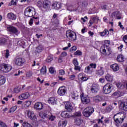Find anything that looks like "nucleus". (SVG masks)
<instances>
[{
    "label": "nucleus",
    "instance_id": "obj_27",
    "mask_svg": "<svg viewBox=\"0 0 127 127\" xmlns=\"http://www.w3.org/2000/svg\"><path fill=\"white\" fill-rule=\"evenodd\" d=\"M28 97H29V94L28 92H26L20 95L19 96V98L20 100H25V99H27Z\"/></svg>",
    "mask_w": 127,
    "mask_h": 127
},
{
    "label": "nucleus",
    "instance_id": "obj_55",
    "mask_svg": "<svg viewBox=\"0 0 127 127\" xmlns=\"http://www.w3.org/2000/svg\"><path fill=\"white\" fill-rule=\"evenodd\" d=\"M82 6H88V1L84 0L82 3Z\"/></svg>",
    "mask_w": 127,
    "mask_h": 127
},
{
    "label": "nucleus",
    "instance_id": "obj_58",
    "mask_svg": "<svg viewBox=\"0 0 127 127\" xmlns=\"http://www.w3.org/2000/svg\"><path fill=\"white\" fill-rule=\"evenodd\" d=\"M9 5H16V2L14 1L13 0H12L9 3Z\"/></svg>",
    "mask_w": 127,
    "mask_h": 127
},
{
    "label": "nucleus",
    "instance_id": "obj_50",
    "mask_svg": "<svg viewBox=\"0 0 127 127\" xmlns=\"http://www.w3.org/2000/svg\"><path fill=\"white\" fill-rule=\"evenodd\" d=\"M86 32H88V29L87 27H84L83 29H81V33L84 34V33H86Z\"/></svg>",
    "mask_w": 127,
    "mask_h": 127
},
{
    "label": "nucleus",
    "instance_id": "obj_26",
    "mask_svg": "<svg viewBox=\"0 0 127 127\" xmlns=\"http://www.w3.org/2000/svg\"><path fill=\"white\" fill-rule=\"evenodd\" d=\"M112 17H116V18H117V19H121V18H122V17H121V16H120V11H116L115 12H113L112 13L111 15Z\"/></svg>",
    "mask_w": 127,
    "mask_h": 127
},
{
    "label": "nucleus",
    "instance_id": "obj_64",
    "mask_svg": "<svg viewBox=\"0 0 127 127\" xmlns=\"http://www.w3.org/2000/svg\"><path fill=\"white\" fill-rule=\"evenodd\" d=\"M26 75L28 77H31V76H32V72L28 71L26 73Z\"/></svg>",
    "mask_w": 127,
    "mask_h": 127
},
{
    "label": "nucleus",
    "instance_id": "obj_35",
    "mask_svg": "<svg viewBox=\"0 0 127 127\" xmlns=\"http://www.w3.org/2000/svg\"><path fill=\"white\" fill-rule=\"evenodd\" d=\"M66 125H67L66 121H63L62 123L61 122L59 123V127H65Z\"/></svg>",
    "mask_w": 127,
    "mask_h": 127
},
{
    "label": "nucleus",
    "instance_id": "obj_20",
    "mask_svg": "<svg viewBox=\"0 0 127 127\" xmlns=\"http://www.w3.org/2000/svg\"><path fill=\"white\" fill-rule=\"evenodd\" d=\"M99 90L100 88H99V86L96 84L93 85L91 88V91L93 94H97V93L99 92Z\"/></svg>",
    "mask_w": 127,
    "mask_h": 127
},
{
    "label": "nucleus",
    "instance_id": "obj_8",
    "mask_svg": "<svg viewBox=\"0 0 127 127\" xmlns=\"http://www.w3.org/2000/svg\"><path fill=\"white\" fill-rule=\"evenodd\" d=\"M78 79L79 82L83 83V82H86V81H88V77L86 75V74L84 73V72L80 73L78 75Z\"/></svg>",
    "mask_w": 127,
    "mask_h": 127
},
{
    "label": "nucleus",
    "instance_id": "obj_17",
    "mask_svg": "<svg viewBox=\"0 0 127 127\" xmlns=\"http://www.w3.org/2000/svg\"><path fill=\"white\" fill-rule=\"evenodd\" d=\"M101 53L105 56H109L112 54V48L110 47L105 48V52L104 53L103 51H100Z\"/></svg>",
    "mask_w": 127,
    "mask_h": 127
},
{
    "label": "nucleus",
    "instance_id": "obj_4",
    "mask_svg": "<svg viewBox=\"0 0 127 127\" xmlns=\"http://www.w3.org/2000/svg\"><path fill=\"white\" fill-rule=\"evenodd\" d=\"M94 108L92 107H86L83 111V115L86 118H89L94 113Z\"/></svg>",
    "mask_w": 127,
    "mask_h": 127
},
{
    "label": "nucleus",
    "instance_id": "obj_21",
    "mask_svg": "<svg viewBox=\"0 0 127 127\" xmlns=\"http://www.w3.org/2000/svg\"><path fill=\"white\" fill-rule=\"evenodd\" d=\"M7 18L9 20H15L16 19V15L12 12L8 13L7 14Z\"/></svg>",
    "mask_w": 127,
    "mask_h": 127
},
{
    "label": "nucleus",
    "instance_id": "obj_11",
    "mask_svg": "<svg viewBox=\"0 0 127 127\" xmlns=\"http://www.w3.org/2000/svg\"><path fill=\"white\" fill-rule=\"evenodd\" d=\"M7 30L9 32H10V33H12V34H15V35H17L18 34V29L14 26L8 27Z\"/></svg>",
    "mask_w": 127,
    "mask_h": 127
},
{
    "label": "nucleus",
    "instance_id": "obj_32",
    "mask_svg": "<svg viewBox=\"0 0 127 127\" xmlns=\"http://www.w3.org/2000/svg\"><path fill=\"white\" fill-rule=\"evenodd\" d=\"M111 68L114 71V72H117V71H119L120 69V67L119 66V64H114L111 65Z\"/></svg>",
    "mask_w": 127,
    "mask_h": 127
},
{
    "label": "nucleus",
    "instance_id": "obj_41",
    "mask_svg": "<svg viewBox=\"0 0 127 127\" xmlns=\"http://www.w3.org/2000/svg\"><path fill=\"white\" fill-rule=\"evenodd\" d=\"M72 64L74 66H78L79 65V62H78V60L77 59H73L72 60Z\"/></svg>",
    "mask_w": 127,
    "mask_h": 127
},
{
    "label": "nucleus",
    "instance_id": "obj_13",
    "mask_svg": "<svg viewBox=\"0 0 127 127\" xmlns=\"http://www.w3.org/2000/svg\"><path fill=\"white\" fill-rule=\"evenodd\" d=\"M81 102L82 104H84V105H87V104H89L90 103V98L88 97L87 96H84L83 95H81L80 96Z\"/></svg>",
    "mask_w": 127,
    "mask_h": 127
},
{
    "label": "nucleus",
    "instance_id": "obj_42",
    "mask_svg": "<svg viewBox=\"0 0 127 127\" xmlns=\"http://www.w3.org/2000/svg\"><path fill=\"white\" fill-rule=\"evenodd\" d=\"M17 109V106H16L12 107L9 110V113H13V112H15V111H16Z\"/></svg>",
    "mask_w": 127,
    "mask_h": 127
},
{
    "label": "nucleus",
    "instance_id": "obj_2",
    "mask_svg": "<svg viewBox=\"0 0 127 127\" xmlns=\"http://www.w3.org/2000/svg\"><path fill=\"white\" fill-rule=\"evenodd\" d=\"M36 9L34 7L28 6L26 7L24 11V15L27 17H32L36 15Z\"/></svg>",
    "mask_w": 127,
    "mask_h": 127
},
{
    "label": "nucleus",
    "instance_id": "obj_14",
    "mask_svg": "<svg viewBox=\"0 0 127 127\" xmlns=\"http://www.w3.org/2000/svg\"><path fill=\"white\" fill-rule=\"evenodd\" d=\"M65 109L69 113H71L73 111V106H72V104L70 103V102L67 101L64 103Z\"/></svg>",
    "mask_w": 127,
    "mask_h": 127
},
{
    "label": "nucleus",
    "instance_id": "obj_25",
    "mask_svg": "<svg viewBox=\"0 0 127 127\" xmlns=\"http://www.w3.org/2000/svg\"><path fill=\"white\" fill-rule=\"evenodd\" d=\"M58 15H59V14L55 13H54L53 15L52 19L54 20V22L55 24H58V23H59V17H58Z\"/></svg>",
    "mask_w": 127,
    "mask_h": 127
},
{
    "label": "nucleus",
    "instance_id": "obj_62",
    "mask_svg": "<svg viewBox=\"0 0 127 127\" xmlns=\"http://www.w3.org/2000/svg\"><path fill=\"white\" fill-rule=\"evenodd\" d=\"M75 78H76V76H75V75H74V74L71 75L69 76L70 80H74V79H75Z\"/></svg>",
    "mask_w": 127,
    "mask_h": 127
},
{
    "label": "nucleus",
    "instance_id": "obj_39",
    "mask_svg": "<svg viewBox=\"0 0 127 127\" xmlns=\"http://www.w3.org/2000/svg\"><path fill=\"white\" fill-rule=\"evenodd\" d=\"M4 83H5V78H4V77H0V86L1 85H3Z\"/></svg>",
    "mask_w": 127,
    "mask_h": 127
},
{
    "label": "nucleus",
    "instance_id": "obj_46",
    "mask_svg": "<svg viewBox=\"0 0 127 127\" xmlns=\"http://www.w3.org/2000/svg\"><path fill=\"white\" fill-rule=\"evenodd\" d=\"M120 91H116L113 93L112 95L113 96H114V97H116L117 98H119V97H120Z\"/></svg>",
    "mask_w": 127,
    "mask_h": 127
},
{
    "label": "nucleus",
    "instance_id": "obj_63",
    "mask_svg": "<svg viewBox=\"0 0 127 127\" xmlns=\"http://www.w3.org/2000/svg\"><path fill=\"white\" fill-rule=\"evenodd\" d=\"M29 24L31 26L33 24V19L32 18H31L30 20L29 21Z\"/></svg>",
    "mask_w": 127,
    "mask_h": 127
},
{
    "label": "nucleus",
    "instance_id": "obj_45",
    "mask_svg": "<svg viewBox=\"0 0 127 127\" xmlns=\"http://www.w3.org/2000/svg\"><path fill=\"white\" fill-rule=\"evenodd\" d=\"M89 67H90L91 69H96V68H97V64L94 63L90 64Z\"/></svg>",
    "mask_w": 127,
    "mask_h": 127
},
{
    "label": "nucleus",
    "instance_id": "obj_38",
    "mask_svg": "<svg viewBox=\"0 0 127 127\" xmlns=\"http://www.w3.org/2000/svg\"><path fill=\"white\" fill-rule=\"evenodd\" d=\"M22 126L21 127H32V126L26 122H24L23 124H22Z\"/></svg>",
    "mask_w": 127,
    "mask_h": 127
},
{
    "label": "nucleus",
    "instance_id": "obj_15",
    "mask_svg": "<svg viewBox=\"0 0 127 127\" xmlns=\"http://www.w3.org/2000/svg\"><path fill=\"white\" fill-rule=\"evenodd\" d=\"M57 93L59 96H64L66 93V87L64 86L59 87Z\"/></svg>",
    "mask_w": 127,
    "mask_h": 127
},
{
    "label": "nucleus",
    "instance_id": "obj_24",
    "mask_svg": "<svg viewBox=\"0 0 127 127\" xmlns=\"http://www.w3.org/2000/svg\"><path fill=\"white\" fill-rule=\"evenodd\" d=\"M43 104H42L41 102H37L35 103L34 105L35 109L38 111H41V110H42V109H43Z\"/></svg>",
    "mask_w": 127,
    "mask_h": 127
},
{
    "label": "nucleus",
    "instance_id": "obj_1",
    "mask_svg": "<svg viewBox=\"0 0 127 127\" xmlns=\"http://www.w3.org/2000/svg\"><path fill=\"white\" fill-rule=\"evenodd\" d=\"M113 119L116 127H119L124 123V121L126 119V115L122 112H119L114 115Z\"/></svg>",
    "mask_w": 127,
    "mask_h": 127
},
{
    "label": "nucleus",
    "instance_id": "obj_10",
    "mask_svg": "<svg viewBox=\"0 0 127 127\" xmlns=\"http://www.w3.org/2000/svg\"><path fill=\"white\" fill-rule=\"evenodd\" d=\"M110 44H111V41L110 40H105L104 45H103L100 48V51H103L104 53L106 52V48L110 47Z\"/></svg>",
    "mask_w": 127,
    "mask_h": 127
},
{
    "label": "nucleus",
    "instance_id": "obj_3",
    "mask_svg": "<svg viewBox=\"0 0 127 127\" xmlns=\"http://www.w3.org/2000/svg\"><path fill=\"white\" fill-rule=\"evenodd\" d=\"M66 36L67 38H69L71 41H75L77 39V35L74 31L71 30H68L66 32Z\"/></svg>",
    "mask_w": 127,
    "mask_h": 127
},
{
    "label": "nucleus",
    "instance_id": "obj_31",
    "mask_svg": "<svg viewBox=\"0 0 127 127\" xmlns=\"http://www.w3.org/2000/svg\"><path fill=\"white\" fill-rule=\"evenodd\" d=\"M49 115H51V113L48 112L47 111H44L42 114V118L45 120H48V118H49Z\"/></svg>",
    "mask_w": 127,
    "mask_h": 127
},
{
    "label": "nucleus",
    "instance_id": "obj_52",
    "mask_svg": "<svg viewBox=\"0 0 127 127\" xmlns=\"http://www.w3.org/2000/svg\"><path fill=\"white\" fill-rule=\"evenodd\" d=\"M74 115L75 117H81L82 116V114L80 112H75Z\"/></svg>",
    "mask_w": 127,
    "mask_h": 127
},
{
    "label": "nucleus",
    "instance_id": "obj_57",
    "mask_svg": "<svg viewBox=\"0 0 127 127\" xmlns=\"http://www.w3.org/2000/svg\"><path fill=\"white\" fill-rule=\"evenodd\" d=\"M30 105H31V102L28 101H26L25 102V107H29V106H30Z\"/></svg>",
    "mask_w": 127,
    "mask_h": 127
},
{
    "label": "nucleus",
    "instance_id": "obj_59",
    "mask_svg": "<svg viewBox=\"0 0 127 127\" xmlns=\"http://www.w3.org/2000/svg\"><path fill=\"white\" fill-rule=\"evenodd\" d=\"M59 74H60V75L63 76V75L65 74V71H64V70H63V69H61L59 71Z\"/></svg>",
    "mask_w": 127,
    "mask_h": 127
},
{
    "label": "nucleus",
    "instance_id": "obj_19",
    "mask_svg": "<svg viewBox=\"0 0 127 127\" xmlns=\"http://www.w3.org/2000/svg\"><path fill=\"white\" fill-rule=\"evenodd\" d=\"M99 35L102 37L110 36V31L108 29H105L103 31L99 32Z\"/></svg>",
    "mask_w": 127,
    "mask_h": 127
},
{
    "label": "nucleus",
    "instance_id": "obj_29",
    "mask_svg": "<svg viewBox=\"0 0 127 127\" xmlns=\"http://www.w3.org/2000/svg\"><path fill=\"white\" fill-rule=\"evenodd\" d=\"M74 124L76 126H81V124L83 123V120L81 118H76L74 119Z\"/></svg>",
    "mask_w": 127,
    "mask_h": 127
},
{
    "label": "nucleus",
    "instance_id": "obj_61",
    "mask_svg": "<svg viewBox=\"0 0 127 127\" xmlns=\"http://www.w3.org/2000/svg\"><path fill=\"white\" fill-rule=\"evenodd\" d=\"M119 26H120V28H122V30L125 29V27H124V26L122 24L121 22H119Z\"/></svg>",
    "mask_w": 127,
    "mask_h": 127
},
{
    "label": "nucleus",
    "instance_id": "obj_51",
    "mask_svg": "<svg viewBox=\"0 0 127 127\" xmlns=\"http://www.w3.org/2000/svg\"><path fill=\"white\" fill-rule=\"evenodd\" d=\"M77 50V47L73 46L70 49V52H75Z\"/></svg>",
    "mask_w": 127,
    "mask_h": 127
},
{
    "label": "nucleus",
    "instance_id": "obj_37",
    "mask_svg": "<svg viewBox=\"0 0 127 127\" xmlns=\"http://www.w3.org/2000/svg\"><path fill=\"white\" fill-rule=\"evenodd\" d=\"M6 43V39L4 38H0V44L1 45H4Z\"/></svg>",
    "mask_w": 127,
    "mask_h": 127
},
{
    "label": "nucleus",
    "instance_id": "obj_34",
    "mask_svg": "<svg viewBox=\"0 0 127 127\" xmlns=\"http://www.w3.org/2000/svg\"><path fill=\"white\" fill-rule=\"evenodd\" d=\"M103 67H100V69L99 70H98L96 71V74L97 75H99V76H103L104 75V73H105V71L103 70Z\"/></svg>",
    "mask_w": 127,
    "mask_h": 127
},
{
    "label": "nucleus",
    "instance_id": "obj_36",
    "mask_svg": "<svg viewBox=\"0 0 127 127\" xmlns=\"http://www.w3.org/2000/svg\"><path fill=\"white\" fill-rule=\"evenodd\" d=\"M118 62H123L124 61V57L122 55H119L117 58Z\"/></svg>",
    "mask_w": 127,
    "mask_h": 127
},
{
    "label": "nucleus",
    "instance_id": "obj_40",
    "mask_svg": "<svg viewBox=\"0 0 127 127\" xmlns=\"http://www.w3.org/2000/svg\"><path fill=\"white\" fill-rule=\"evenodd\" d=\"M52 60H53V57L52 55H51L48 57L47 59L46 60V62L47 63H50V62H51Z\"/></svg>",
    "mask_w": 127,
    "mask_h": 127
},
{
    "label": "nucleus",
    "instance_id": "obj_53",
    "mask_svg": "<svg viewBox=\"0 0 127 127\" xmlns=\"http://www.w3.org/2000/svg\"><path fill=\"white\" fill-rule=\"evenodd\" d=\"M49 72L51 74H54V72H55V69L53 67H51L49 68Z\"/></svg>",
    "mask_w": 127,
    "mask_h": 127
},
{
    "label": "nucleus",
    "instance_id": "obj_44",
    "mask_svg": "<svg viewBox=\"0 0 127 127\" xmlns=\"http://www.w3.org/2000/svg\"><path fill=\"white\" fill-rule=\"evenodd\" d=\"M74 55H78V56H82V52L80 50H77L74 53Z\"/></svg>",
    "mask_w": 127,
    "mask_h": 127
},
{
    "label": "nucleus",
    "instance_id": "obj_43",
    "mask_svg": "<svg viewBox=\"0 0 127 127\" xmlns=\"http://www.w3.org/2000/svg\"><path fill=\"white\" fill-rule=\"evenodd\" d=\"M55 118H56V117H55V116H53L51 113V115H49V117H48V119H49V121H51V122H53V121H54V119H55Z\"/></svg>",
    "mask_w": 127,
    "mask_h": 127
},
{
    "label": "nucleus",
    "instance_id": "obj_30",
    "mask_svg": "<svg viewBox=\"0 0 127 127\" xmlns=\"http://www.w3.org/2000/svg\"><path fill=\"white\" fill-rule=\"evenodd\" d=\"M105 78L106 79V81H107L108 82H113L114 76L109 73H107L105 75Z\"/></svg>",
    "mask_w": 127,
    "mask_h": 127
},
{
    "label": "nucleus",
    "instance_id": "obj_18",
    "mask_svg": "<svg viewBox=\"0 0 127 127\" xmlns=\"http://www.w3.org/2000/svg\"><path fill=\"white\" fill-rule=\"evenodd\" d=\"M61 116L64 119H70L71 117V116L69 114L67 111H63L61 114Z\"/></svg>",
    "mask_w": 127,
    "mask_h": 127
},
{
    "label": "nucleus",
    "instance_id": "obj_16",
    "mask_svg": "<svg viewBox=\"0 0 127 127\" xmlns=\"http://www.w3.org/2000/svg\"><path fill=\"white\" fill-rule=\"evenodd\" d=\"M93 102L95 103H100L104 101V97L102 95H96L93 97Z\"/></svg>",
    "mask_w": 127,
    "mask_h": 127
},
{
    "label": "nucleus",
    "instance_id": "obj_49",
    "mask_svg": "<svg viewBox=\"0 0 127 127\" xmlns=\"http://www.w3.org/2000/svg\"><path fill=\"white\" fill-rule=\"evenodd\" d=\"M10 55H9V50H6V53L5 54V58L7 59L8 57H9Z\"/></svg>",
    "mask_w": 127,
    "mask_h": 127
},
{
    "label": "nucleus",
    "instance_id": "obj_9",
    "mask_svg": "<svg viewBox=\"0 0 127 127\" xmlns=\"http://www.w3.org/2000/svg\"><path fill=\"white\" fill-rule=\"evenodd\" d=\"M25 63V59L22 58H18L15 60V64L17 66H23Z\"/></svg>",
    "mask_w": 127,
    "mask_h": 127
},
{
    "label": "nucleus",
    "instance_id": "obj_54",
    "mask_svg": "<svg viewBox=\"0 0 127 127\" xmlns=\"http://www.w3.org/2000/svg\"><path fill=\"white\" fill-rule=\"evenodd\" d=\"M74 70L75 71H81V67L79 65L74 66Z\"/></svg>",
    "mask_w": 127,
    "mask_h": 127
},
{
    "label": "nucleus",
    "instance_id": "obj_33",
    "mask_svg": "<svg viewBox=\"0 0 127 127\" xmlns=\"http://www.w3.org/2000/svg\"><path fill=\"white\" fill-rule=\"evenodd\" d=\"M53 6H54L55 9H57V10H59V9L61 8V4H60V3L56 2L53 4Z\"/></svg>",
    "mask_w": 127,
    "mask_h": 127
},
{
    "label": "nucleus",
    "instance_id": "obj_12",
    "mask_svg": "<svg viewBox=\"0 0 127 127\" xmlns=\"http://www.w3.org/2000/svg\"><path fill=\"white\" fill-rule=\"evenodd\" d=\"M26 112L27 113L28 119H30V120H34L36 118V116L34 112L31 110H26Z\"/></svg>",
    "mask_w": 127,
    "mask_h": 127
},
{
    "label": "nucleus",
    "instance_id": "obj_23",
    "mask_svg": "<svg viewBox=\"0 0 127 127\" xmlns=\"http://www.w3.org/2000/svg\"><path fill=\"white\" fill-rule=\"evenodd\" d=\"M48 103L51 105H56L57 103V99L55 97H52L49 98Z\"/></svg>",
    "mask_w": 127,
    "mask_h": 127
},
{
    "label": "nucleus",
    "instance_id": "obj_48",
    "mask_svg": "<svg viewBox=\"0 0 127 127\" xmlns=\"http://www.w3.org/2000/svg\"><path fill=\"white\" fill-rule=\"evenodd\" d=\"M46 71H47L46 66H43L41 69V73H43V74H44V73H46Z\"/></svg>",
    "mask_w": 127,
    "mask_h": 127
},
{
    "label": "nucleus",
    "instance_id": "obj_5",
    "mask_svg": "<svg viewBox=\"0 0 127 127\" xmlns=\"http://www.w3.org/2000/svg\"><path fill=\"white\" fill-rule=\"evenodd\" d=\"M103 92L105 95H108L112 93V84L111 83H106L103 88Z\"/></svg>",
    "mask_w": 127,
    "mask_h": 127
},
{
    "label": "nucleus",
    "instance_id": "obj_28",
    "mask_svg": "<svg viewBox=\"0 0 127 127\" xmlns=\"http://www.w3.org/2000/svg\"><path fill=\"white\" fill-rule=\"evenodd\" d=\"M84 73L86 74H92L93 73V69L89 65L87 66L84 68Z\"/></svg>",
    "mask_w": 127,
    "mask_h": 127
},
{
    "label": "nucleus",
    "instance_id": "obj_22",
    "mask_svg": "<svg viewBox=\"0 0 127 127\" xmlns=\"http://www.w3.org/2000/svg\"><path fill=\"white\" fill-rule=\"evenodd\" d=\"M43 50H44V47H43V46L39 45L36 48L35 52L36 54H39L40 53H41V52H42Z\"/></svg>",
    "mask_w": 127,
    "mask_h": 127
},
{
    "label": "nucleus",
    "instance_id": "obj_6",
    "mask_svg": "<svg viewBox=\"0 0 127 127\" xmlns=\"http://www.w3.org/2000/svg\"><path fill=\"white\" fill-rule=\"evenodd\" d=\"M38 3H42L43 8L46 10H48L50 7L51 6V1L49 0H44L42 2L39 1Z\"/></svg>",
    "mask_w": 127,
    "mask_h": 127
},
{
    "label": "nucleus",
    "instance_id": "obj_47",
    "mask_svg": "<svg viewBox=\"0 0 127 127\" xmlns=\"http://www.w3.org/2000/svg\"><path fill=\"white\" fill-rule=\"evenodd\" d=\"M123 109L124 111H127V102H124L123 103Z\"/></svg>",
    "mask_w": 127,
    "mask_h": 127
},
{
    "label": "nucleus",
    "instance_id": "obj_60",
    "mask_svg": "<svg viewBox=\"0 0 127 127\" xmlns=\"http://www.w3.org/2000/svg\"><path fill=\"white\" fill-rule=\"evenodd\" d=\"M67 55V53L65 52H63L61 54V57H65V56Z\"/></svg>",
    "mask_w": 127,
    "mask_h": 127
},
{
    "label": "nucleus",
    "instance_id": "obj_56",
    "mask_svg": "<svg viewBox=\"0 0 127 127\" xmlns=\"http://www.w3.org/2000/svg\"><path fill=\"white\" fill-rule=\"evenodd\" d=\"M123 41L127 44V35H124L123 38Z\"/></svg>",
    "mask_w": 127,
    "mask_h": 127
},
{
    "label": "nucleus",
    "instance_id": "obj_7",
    "mask_svg": "<svg viewBox=\"0 0 127 127\" xmlns=\"http://www.w3.org/2000/svg\"><path fill=\"white\" fill-rule=\"evenodd\" d=\"M12 69L11 65L6 64H3L2 67L0 68V71L3 72V73H8Z\"/></svg>",
    "mask_w": 127,
    "mask_h": 127
}]
</instances>
